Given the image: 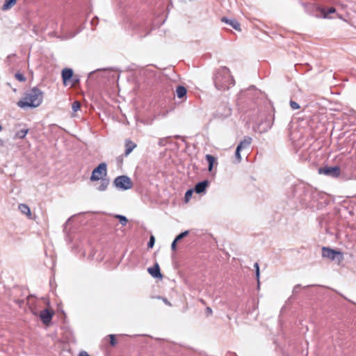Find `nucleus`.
Masks as SVG:
<instances>
[{
	"instance_id": "6",
	"label": "nucleus",
	"mask_w": 356,
	"mask_h": 356,
	"mask_svg": "<svg viewBox=\"0 0 356 356\" xmlns=\"http://www.w3.org/2000/svg\"><path fill=\"white\" fill-rule=\"evenodd\" d=\"M318 171L319 174L325 175L332 178H337L341 175V168L338 165L321 167L318 168Z\"/></svg>"
},
{
	"instance_id": "37",
	"label": "nucleus",
	"mask_w": 356,
	"mask_h": 356,
	"mask_svg": "<svg viewBox=\"0 0 356 356\" xmlns=\"http://www.w3.org/2000/svg\"><path fill=\"white\" fill-rule=\"evenodd\" d=\"M300 288H301V285L300 284L296 285L294 286V288H293V293L294 294L298 293L299 292Z\"/></svg>"
},
{
	"instance_id": "13",
	"label": "nucleus",
	"mask_w": 356,
	"mask_h": 356,
	"mask_svg": "<svg viewBox=\"0 0 356 356\" xmlns=\"http://www.w3.org/2000/svg\"><path fill=\"white\" fill-rule=\"evenodd\" d=\"M252 143V138L249 136H245L237 145V147L243 149L248 148Z\"/></svg>"
},
{
	"instance_id": "16",
	"label": "nucleus",
	"mask_w": 356,
	"mask_h": 356,
	"mask_svg": "<svg viewBox=\"0 0 356 356\" xmlns=\"http://www.w3.org/2000/svg\"><path fill=\"white\" fill-rule=\"evenodd\" d=\"M254 92V97H258L261 94V91L256 89L254 86L250 87V88L242 92V95L246 97H250V92Z\"/></svg>"
},
{
	"instance_id": "7",
	"label": "nucleus",
	"mask_w": 356,
	"mask_h": 356,
	"mask_svg": "<svg viewBox=\"0 0 356 356\" xmlns=\"http://www.w3.org/2000/svg\"><path fill=\"white\" fill-rule=\"evenodd\" d=\"M54 314V312L53 310L47 308L41 311L40 318L44 324L48 325L51 322Z\"/></svg>"
},
{
	"instance_id": "18",
	"label": "nucleus",
	"mask_w": 356,
	"mask_h": 356,
	"mask_svg": "<svg viewBox=\"0 0 356 356\" xmlns=\"http://www.w3.org/2000/svg\"><path fill=\"white\" fill-rule=\"evenodd\" d=\"M109 184V179L107 178H102L101 179L100 185L97 188L99 191H104Z\"/></svg>"
},
{
	"instance_id": "24",
	"label": "nucleus",
	"mask_w": 356,
	"mask_h": 356,
	"mask_svg": "<svg viewBox=\"0 0 356 356\" xmlns=\"http://www.w3.org/2000/svg\"><path fill=\"white\" fill-rule=\"evenodd\" d=\"M170 137L162 138L159 140L158 145L161 147H164L168 143Z\"/></svg>"
},
{
	"instance_id": "25",
	"label": "nucleus",
	"mask_w": 356,
	"mask_h": 356,
	"mask_svg": "<svg viewBox=\"0 0 356 356\" xmlns=\"http://www.w3.org/2000/svg\"><path fill=\"white\" fill-rule=\"evenodd\" d=\"M193 192H195L193 191V189H189L188 190L186 193H185V196H184V200H185V202H187L190 200L191 197H192V195L193 193Z\"/></svg>"
},
{
	"instance_id": "9",
	"label": "nucleus",
	"mask_w": 356,
	"mask_h": 356,
	"mask_svg": "<svg viewBox=\"0 0 356 356\" xmlns=\"http://www.w3.org/2000/svg\"><path fill=\"white\" fill-rule=\"evenodd\" d=\"M73 74V70L71 68H64L62 70L61 76L65 86L72 79Z\"/></svg>"
},
{
	"instance_id": "32",
	"label": "nucleus",
	"mask_w": 356,
	"mask_h": 356,
	"mask_svg": "<svg viewBox=\"0 0 356 356\" xmlns=\"http://www.w3.org/2000/svg\"><path fill=\"white\" fill-rule=\"evenodd\" d=\"M336 10L334 7L327 8V12H325V17H327L328 15L335 13Z\"/></svg>"
},
{
	"instance_id": "38",
	"label": "nucleus",
	"mask_w": 356,
	"mask_h": 356,
	"mask_svg": "<svg viewBox=\"0 0 356 356\" xmlns=\"http://www.w3.org/2000/svg\"><path fill=\"white\" fill-rule=\"evenodd\" d=\"M178 241H175V239H174V241H172V244H171V248L173 251H175L176 249H177V243Z\"/></svg>"
},
{
	"instance_id": "34",
	"label": "nucleus",
	"mask_w": 356,
	"mask_h": 356,
	"mask_svg": "<svg viewBox=\"0 0 356 356\" xmlns=\"http://www.w3.org/2000/svg\"><path fill=\"white\" fill-rule=\"evenodd\" d=\"M102 70H104V69H98L97 70H94L92 72H90L89 74H88V79H92L94 75L95 74V73L98 71H102Z\"/></svg>"
},
{
	"instance_id": "21",
	"label": "nucleus",
	"mask_w": 356,
	"mask_h": 356,
	"mask_svg": "<svg viewBox=\"0 0 356 356\" xmlns=\"http://www.w3.org/2000/svg\"><path fill=\"white\" fill-rule=\"evenodd\" d=\"M116 218H118L120 221V222L123 225H126L127 223V218L124 216H122V215H116L115 216Z\"/></svg>"
},
{
	"instance_id": "36",
	"label": "nucleus",
	"mask_w": 356,
	"mask_h": 356,
	"mask_svg": "<svg viewBox=\"0 0 356 356\" xmlns=\"http://www.w3.org/2000/svg\"><path fill=\"white\" fill-rule=\"evenodd\" d=\"M99 19L97 17H95L92 19L90 23L92 26H96L98 24Z\"/></svg>"
},
{
	"instance_id": "12",
	"label": "nucleus",
	"mask_w": 356,
	"mask_h": 356,
	"mask_svg": "<svg viewBox=\"0 0 356 356\" xmlns=\"http://www.w3.org/2000/svg\"><path fill=\"white\" fill-rule=\"evenodd\" d=\"M125 152L124 155L127 156L136 147V144L130 139H126L125 143Z\"/></svg>"
},
{
	"instance_id": "3",
	"label": "nucleus",
	"mask_w": 356,
	"mask_h": 356,
	"mask_svg": "<svg viewBox=\"0 0 356 356\" xmlns=\"http://www.w3.org/2000/svg\"><path fill=\"white\" fill-rule=\"evenodd\" d=\"M113 185L118 189L127 191L133 187V182L128 176L120 175L114 179Z\"/></svg>"
},
{
	"instance_id": "41",
	"label": "nucleus",
	"mask_w": 356,
	"mask_h": 356,
	"mask_svg": "<svg viewBox=\"0 0 356 356\" xmlns=\"http://www.w3.org/2000/svg\"><path fill=\"white\" fill-rule=\"evenodd\" d=\"M206 312L208 315H211L212 314V309H211V307H207Z\"/></svg>"
},
{
	"instance_id": "33",
	"label": "nucleus",
	"mask_w": 356,
	"mask_h": 356,
	"mask_svg": "<svg viewBox=\"0 0 356 356\" xmlns=\"http://www.w3.org/2000/svg\"><path fill=\"white\" fill-rule=\"evenodd\" d=\"M109 338H110V343L111 346H115L117 343L116 340H115V335L114 334H109L108 335Z\"/></svg>"
},
{
	"instance_id": "10",
	"label": "nucleus",
	"mask_w": 356,
	"mask_h": 356,
	"mask_svg": "<svg viewBox=\"0 0 356 356\" xmlns=\"http://www.w3.org/2000/svg\"><path fill=\"white\" fill-rule=\"evenodd\" d=\"M147 271L154 278H161L163 277L160 271V267L157 263L152 267L148 268Z\"/></svg>"
},
{
	"instance_id": "15",
	"label": "nucleus",
	"mask_w": 356,
	"mask_h": 356,
	"mask_svg": "<svg viewBox=\"0 0 356 356\" xmlns=\"http://www.w3.org/2000/svg\"><path fill=\"white\" fill-rule=\"evenodd\" d=\"M205 159L208 162V170L211 172L214 165V163L216 162V159L211 154H207L205 156Z\"/></svg>"
},
{
	"instance_id": "35",
	"label": "nucleus",
	"mask_w": 356,
	"mask_h": 356,
	"mask_svg": "<svg viewBox=\"0 0 356 356\" xmlns=\"http://www.w3.org/2000/svg\"><path fill=\"white\" fill-rule=\"evenodd\" d=\"M270 117V120H269V122L268 124V126L266 128V130H268L269 129L271 128L272 125H273V121L274 120V116H269Z\"/></svg>"
},
{
	"instance_id": "40",
	"label": "nucleus",
	"mask_w": 356,
	"mask_h": 356,
	"mask_svg": "<svg viewBox=\"0 0 356 356\" xmlns=\"http://www.w3.org/2000/svg\"><path fill=\"white\" fill-rule=\"evenodd\" d=\"M79 356H90V355H88V353H87V352H86V351H81V352L79 353Z\"/></svg>"
},
{
	"instance_id": "22",
	"label": "nucleus",
	"mask_w": 356,
	"mask_h": 356,
	"mask_svg": "<svg viewBox=\"0 0 356 356\" xmlns=\"http://www.w3.org/2000/svg\"><path fill=\"white\" fill-rule=\"evenodd\" d=\"M241 149L236 147V152H235V159L236 161V163H238L241 161Z\"/></svg>"
},
{
	"instance_id": "23",
	"label": "nucleus",
	"mask_w": 356,
	"mask_h": 356,
	"mask_svg": "<svg viewBox=\"0 0 356 356\" xmlns=\"http://www.w3.org/2000/svg\"><path fill=\"white\" fill-rule=\"evenodd\" d=\"M189 234V232L187 230V231H184L180 234H179L176 237H175V241H181V239H183L184 237H186V236H188V234Z\"/></svg>"
},
{
	"instance_id": "20",
	"label": "nucleus",
	"mask_w": 356,
	"mask_h": 356,
	"mask_svg": "<svg viewBox=\"0 0 356 356\" xmlns=\"http://www.w3.org/2000/svg\"><path fill=\"white\" fill-rule=\"evenodd\" d=\"M17 0H5L4 4L2 6L3 10L10 9L15 3Z\"/></svg>"
},
{
	"instance_id": "11",
	"label": "nucleus",
	"mask_w": 356,
	"mask_h": 356,
	"mask_svg": "<svg viewBox=\"0 0 356 356\" xmlns=\"http://www.w3.org/2000/svg\"><path fill=\"white\" fill-rule=\"evenodd\" d=\"M221 21L222 22H225L226 24H228L230 25L233 29H234L236 31H241V25L240 24L234 19H228L227 17H223L221 19Z\"/></svg>"
},
{
	"instance_id": "29",
	"label": "nucleus",
	"mask_w": 356,
	"mask_h": 356,
	"mask_svg": "<svg viewBox=\"0 0 356 356\" xmlns=\"http://www.w3.org/2000/svg\"><path fill=\"white\" fill-rule=\"evenodd\" d=\"M15 77L21 82H24L26 81V77L24 76V74L19 72L16 73Z\"/></svg>"
},
{
	"instance_id": "43",
	"label": "nucleus",
	"mask_w": 356,
	"mask_h": 356,
	"mask_svg": "<svg viewBox=\"0 0 356 356\" xmlns=\"http://www.w3.org/2000/svg\"><path fill=\"white\" fill-rule=\"evenodd\" d=\"M70 220V218L67 219V222L64 224V225H63V229H64V231H65L66 227H67V223H68V222H69Z\"/></svg>"
},
{
	"instance_id": "31",
	"label": "nucleus",
	"mask_w": 356,
	"mask_h": 356,
	"mask_svg": "<svg viewBox=\"0 0 356 356\" xmlns=\"http://www.w3.org/2000/svg\"><path fill=\"white\" fill-rule=\"evenodd\" d=\"M304 191H306L307 193H311V195H312V198H314V195L316 194V192L313 191V190L310 187H309V186L305 187L304 188Z\"/></svg>"
},
{
	"instance_id": "14",
	"label": "nucleus",
	"mask_w": 356,
	"mask_h": 356,
	"mask_svg": "<svg viewBox=\"0 0 356 356\" xmlns=\"http://www.w3.org/2000/svg\"><path fill=\"white\" fill-rule=\"evenodd\" d=\"M176 94L179 99H183L186 96L187 90L184 86L179 85L176 88Z\"/></svg>"
},
{
	"instance_id": "42",
	"label": "nucleus",
	"mask_w": 356,
	"mask_h": 356,
	"mask_svg": "<svg viewBox=\"0 0 356 356\" xmlns=\"http://www.w3.org/2000/svg\"><path fill=\"white\" fill-rule=\"evenodd\" d=\"M73 82H74V84H76L77 83L79 82V78H74L73 79Z\"/></svg>"
},
{
	"instance_id": "44",
	"label": "nucleus",
	"mask_w": 356,
	"mask_h": 356,
	"mask_svg": "<svg viewBox=\"0 0 356 356\" xmlns=\"http://www.w3.org/2000/svg\"><path fill=\"white\" fill-rule=\"evenodd\" d=\"M164 302L168 305H171L170 302L167 299H163Z\"/></svg>"
},
{
	"instance_id": "1",
	"label": "nucleus",
	"mask_w": 356,
	"mask_h": 356,
	"mask_svg": "<svg viewBox=\"0 0 356 356\" xmlns=\"http://www.w3.org/2000/svg\"><path fill=\"white\" fill-rule=\"evenodd\" d=\"M213 82L218 90H228L235 84V81L230 74L229 68L227 67H220L216 70L213 77Z\"/></svg>"
},
{
	"instance_id": "5",
	"label": "nucleus",
	"mask_w": 356,
	"mask_h": 356,
	"mask_svg": "<svg viewBox=\"0 0 356 356\" xmlns=\"http://www.w3.org/2000/svg\"><path fill=\"white\" fill-rule=\"evenodd\" d=\"M107 175V165L106 163H99L92 172L90 181H95L104 178Z\"/></svg>"
},
{
	"instance_id": "47",
	"label": "nucleus",
	"mask_w": 356,
	"mask_h": 356,
	"mask_svg": "<svg viewBox=\"0 0 356 356\" xmlns=\"http://www.w3.org/2000/svg\"><path fill=\"white\" fill-rule=\"evenodd\" d=\"M1 129H2V127H1V126H0V131L1 130Z\"/></svg>"
},
{
	"instance_id": "2",
	"label": "nucleus",
	"mask_w": 356,
	"mask_h": 356,
	"mask_svg": "<svg viewBox=\"0 0 356 356\" xmlns=\"http://www.w3.org/2000/svg\"><path fill=\"white\" fill-rule=\"evenodd\" d=\"M43 99L42 92L35 87L24 94V97L19 100L17 105L20 108H36L39 106Z\"/></svg>"
},
{
	"instance_id": "27",
	"label": "nucleus",
	"mask_w": 356,
	"mask_h": 356,
	"mask_svg": "<svg viewBox=\"0 0 356 356\" xmlns=\"http://www.w3.org/2000/svg\"><path fill=\"white\" fill-rule=\"evenodd\" d=\"M254 268H255V275H256V277H257V280L258 282V284H259L260 272H259V266L258 263H255L254 264Z\"/></svg>"
},
{
	"instance_id": "17",
	"label": "nucleus",
	"mask_w": 356,
	"mask_h": 356,
	"mask_svg": "<svg viewBox=\"0 0 356 356\" xmlns=\"http://www.w3.org/2000/svg\"><path fill=\"white\" fill-rule=\"evenodd\" d=\"M29 131V129H22L21 130L17 131L15 134L14 138L23 139L24 138H25Z\"/></svg>"
},
{
	"instance_id": "30",
	"label": "nucleus",
	"mask_w": 356,
	"mask_h": 356,
	"mask_svg": "<svg viewBox=\"0 0 356 356\" xmlns=\"http://www.w3.org/2000/svg\"><path fill=\"white\" fill-rule=\"evenodd\" d=\"M290 106L293 110H297L300 108L299 104L293 100L290 101Z\"/></svg>"
},
{
	"instance_id": "26",
	"label": "nucleus",
	"mask_w": 356,
	"mask_h": 356,
	"mask_svg": "<svg viewBox=\"0 0 356 356\" xmlns=\"http://www.w3.org/2000/svg\"><path fill=\"white\" fill-rule=\"evenodd\" d=\"M81 108V103L78 101H75L72 103V109L74 112L78 111Z\"/></svg>"
},
{
	"instance_id": "39",
	"label": "nucleus",
	"mask_w": 356,
	"mask_h": 356,
	"mask_svg": "<svg viewBox=\"0 0 356 356\" xmlns=\"http://www.w3.org/2000/svg\"><path fill=\"white\" fill-rule=\"evenodd\" d=\"M15 54H10L7 56V62L10 63L11 61L12 58L15 57Z\"/></svg>"
},
{
	"instance_id": "46",
	"label": "nucleus",
	"mask_w": 356,
	"mask_h": 356,
	"mask_svg": "<svg viewBox=\"0 0 356 356\" xmlns=\"http://www.w3.org/2000/svg\"><path fill=\"white\" fill-rule=\"evenodd\" d=\"M230 356H238V355H236V353H231Z\"/></svg>"
},
{
	"instance_id": "19",
	"label": "nucleus",
	"mask_w": 356,
	"mask_h": 356,
	"mask_svg": "<svg viewBox=\"0 0 356 356\" xmlns=\"http://www.w3.org/2000/svg\"><path fill=\"white\" fill-rule=\"evenodd\" d=\"M19 211L26 215L27 216H30L31 215L30 208L25 204H19Z\"/></svg>"
},
{
	"instance_id": "45",
	"label": "nucleus",
	"mask_w": 356,
	"mask_h": 356,
	"mask_svg": "<svg viewBox=\"0 0 356 356\" xmlns=\"http://www.w3.org/2000/svg\"><path fill=\"white\" fill-rule=\"evenodd\" d=\"M75 35H76V33L71 34L68 38H73L75 36Z\"/></svg>"
},
{
	"instance_id": "4",
	"label": "nucleus",
	"mask_w": 356,
	"mask_h": 356,
	"mask_svg": "<svg viewBox=\"0 0 356 356\" xmlns=\"http://www.w3.org/2000/svg\"><path fill=\"white\" fill-rule=\"evenodd\" d=\"M322 257L332 261H336L338 263H340L343 259V255L341 252L327 247L322 248Z\"/></svg>"
},
{
	"instance_id": "8",
	"label": "nucleus",
	"mask_w": 356,
	"mask_h": 356,
	"mask_svg": "<svg viewBox=\"0 0 356 356\" xmlns=\"http://www.w3.org/2000/svg\"><path fill=\"white\" fill-rule=\"evenodd\" d=\"M209 185V182L208 180H203L197 183L193 188V191L197 193L200 194L204 193Z\"/></svg>"
},
{
	"instance_id": "28",
	"label": "nucleus",
	"mask_w": 356,
	"mask_h": 356,
	"mask_svg": "<svg viewBox=\"0 0 356 356\" xmlns=\"http://www.w3.org/2000/svg\"><path fill=\"white\" fill-rule=\"evenodd\" d=\"M155 243V238L153 235H151L147 243L148 248H152Z\"/></svg>"
}]
</instances>
